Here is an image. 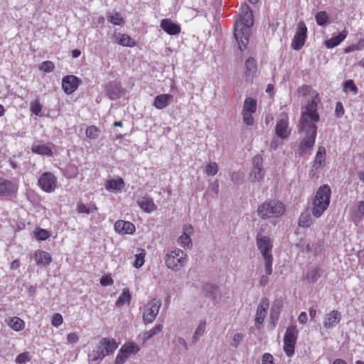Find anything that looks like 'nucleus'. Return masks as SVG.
<instances>
[{
    "instance_id": "nucleus-1",
    "label": "nucleus",
    "mask_w": 364,
    "mask_h": 364,
    "mask_svg": "<svg viewBox=\"0 0 364 364\" xmlns=\"http://www.w3.org/2000/svg\"><path fill=\"white\" fill-rule=\"evenodd\" d=\"M319 101L318 95L316 94L302 108L298 131L299 133H304V136L299 145L300 156L310 154L315 144L317 134L316 124L320 119L317 112V105Z\"/></svg>"
},
{
    "instance_id": "nucleus-2",
    "label": "nucleus",
    "mask_w": 364,
    "mask_h": 364,
    "mask_svg": "<svg viewBox=\"0 0 364 364\" xmlns=\"http://www.w3.org/2000/svg\"><path fill=\"white\" fill-rule=\"evenodd\" d=\"M252 11L247 5H242L240 9L239 18L235 23L234 36L240 50L246 48L249 42L250 29L253 25Z\"/></svg>"
},
{
    "instance_id": "nucleus-3",
    "label": "nucleus",
    "mask_w": 364,
    "mask_h": 364,
    "mask_svg": "<svg viewBox=\"0 0 364 364\" xmlns=\"http://www.w3.org/2000/svg\"><path fill=\"white\" fill-rule=\"evenodd\" d=\"M331 195V188L324 184L317 190L314 201L312 214L316 218H319L328 208Z\"/></svg>"
},
{
    "instance_id": "nucleus-4",
    "label": "nucleus",
    "mask_w": 364,
    "mask_h": 364,
    "mask_svg": "<svg viewBox=\"0 0 364 364\" xmlns=\"http://www.w3.org/2000/svg\"><path fill=\"white\" fill-rule=\"evenodd\" d=\"M118 345L114 339L103 338L98 343L96 349L89 353L88 356L91 362H97L98 364L102 359L111 354L117 348Z\"/></svg>"
},
{
    "instance_id": "nucleus-5",
    "label": "nucleus",
    "mask_w": 364,
    "mask_h": 364,
    "mask_svg": "<svg viewBox=\"0 0 364 364\" xmlns=\"http://www.w3.org/2000/svg\"><path fill=\"white\" fill-rule=\"evenodd\" d=\"M285 211L284 204L276 200H266L257 207V213L263 220L281 217Z\"/></svg>"
},
{
    "instance_id": "nucleus-6",
    "label": "nucleus",
    "mask_w": 364,
    "mask_h": 364,
    "mask_svg": "<svg viewBox=\"0 0 364 364\" xmlns=\"http://www.w3.org/2000/svg\"><path fill=\"white\" fill-rule=\"evenodd\" d=\"M187 255L181 249H175L166 254V267L175 272L179 271L187 262Z\"/></svg>"
},
{
    "instance_id": "nucleus-7",
    "label": "nucleus",
    "mask_w": 364,
    "mask_h": 364,
    "mask_svg": "<svg viewBox=\"0 0 364 364\" xmlns=\"http://www.w3.org/2000/svg\"><path fill=\"white\" fill-rule=\"evenodd\" d=\"M299 331L295 325L289 326L284 337L283 349L286 355L291 358L294 354L295 344L297 341Z\"/></svg>"
},
{
    "instance_id": "nucleus-8",
    "label": "nucleus",
    "mask_w": 364,
    "mask_h": 364,
    "mask_svg": "<svg viewBox=\"0 0 364 364\" xmlns=\"http://www.w3.org/2000/svg\"><path fill=\"white\" fill-rule=\"evenodd\" d=\"M161 305V302L156 299H152L147 304L143 313V321L145 324L151 323L156 319Z\"/></svg>"
},
{
    "instance_id": "nucleus-9",
    "label": "nucleus",
    "mask_w": 364,
    "mask_h": 364,
    "mask_svg": "<svg viewBox=\"0 0 364 364\" xmlns=\"http://www.w3.org/2000/svg\"><path fill=\"white\" fill-rule=\"evenodd\" d=\"M307 36V27L304 21H299L297 31L294 36L291 47L295 50H299L305 43Z\"/></svg>"
},
{
    "instance_id": "nucleus-10",
    "label": "nucleus",
    "mask_w": 364,
    "mask_h": 364,
    "mask_svg": "<svg viewBox=\"0 0 364 364\" xmlns=\"http://www.w3.org/2000/svg\"><path fill=\"white\" fill-rule=\"evenodd\" d=\"M38 184L44 191L51 193L56 188L57 178L52 173L45 172L39 177Z\"/></svg>"
},
{
    "instance_id": "nucleus-11",
    "label": "nucleus",
    "mask_w": 364,
    "mask_h": 364,
    "mask_svg": "<svg viewBox=\"0 0 364 364\" xmlns=\"http://www.w3.org/2000/svg\"><path fill=\"white\" fill-rule=\"evenodd\" d=\"M264 176V170L262 167V157L260 155L255 156L252 159V169L250 174L251 181H259Z\"/></svg>"
},
{
    "instance_id": "nucleus-12",
    "label": "nucleus",
    "mask_w": 364,
    "mask_h": 364,
    "mask_svg": "<svg viewBox=\"0 0 364 364\" xmlns=\"http://www.w3.org/2000/svg\"><path fill=\"white\" fill-rule=\"evenodd\" d=\"M81 83L82 80L77 77L73 75H66L62 80V88L66 94L70 95L77 89Z\"/></svg>"
},
{
    "instance_id": "nucleus-13",
    "label": "nucleus",
    "mask_w": 364,
    "mask_h": 364,
    "mask_svg": "<svg viewBox=\"0 0 364 364\" xmlns=\"http://www.w3.org/2000/svg\"><path fill=\"white\" fill-rule=\"evenodd\" d=\"M256 241L257 246L260 250L263 257L264 255L272 256V245L271 244L270 239L268 237L262 235L261 233H258L256 237Z\"/></svg>"
},
{
    "instance_id": "nucleus-14",
    "label": "nucleus",
    "mask_w": 364,
    "mask_h": 364,
    "mask_svg": "<svg viewBox=\"0 0 364 364\" xmlns=\"http://www.w3.org/2000/svg\"><path fill=\"white\" fill-rule=\"evenodd\" d=\"M269 306V302L267 298H263L260 304L258 305L255 316V326L257 328H259V326L264 322V318L267 314Z\"/></svg>"
},
{
    "instance_id": "nucleus-15",
    "label": "nucleus",
    "mask_w": 364,
    "mask_h": 364,
    "mask_svg": "<svg viewBox=\"0 0 364 364\" xmlns=\"http://www.w3.org/2000/svg\"><path fill=\"white\" fill-rule=\"evenodd\" d=\"M106 95L111 100H115L121 97L123 90L121 84L117 81H111L105 86Z\"/></svg>"
},
{
    "instance_id": "nucleus-16",
    "label": "nucleus",
    "mask_w": 364,
    "mask_h": 364,
    "mask_svg": "<svg viewBox=\"0 0 364 364\" xmlns=\"http://www.w3.org/2000/svg\"><path fill=\"white\" fill-rule=\"evenodd\" d=\"M341 320V314L337 310H333L326 314L323 319V327L326 329L334 328Z\"/></svg>"
},
{
    "instance_id": "nucleus-17",
    "label": "nucleus",
    "mask_w": 364,
    "mask_h": 364,
    "mask_svg": "<svg viewBox=\"0 0 364 364\" xmlns=\"http://www.w3.org/2000/svg\"><path fill=\"white\" fill-rule=\"evenodd\" d=\"M289 124L286 118H282L277 120L275 126V134L277 137L284 140L290 135V131L288 129Z\"/></svg>"
},
{
    "instance_id": "nucleus-18",
    "label": "nucleus",
    "mask_w": 364,
    "mask_h": 364,
    "mask_svg": "<svg viewBox=\"0 0 364 364\" xmlns=\"http://www.w3.org/2000/svg\"><path fill=\"white\" fill-rule=\"evenodd\" d=\"M114 228L117 232L122 235L132 234L135 232V226L132 223L122 220L115 222Z\"/></svg>"
},
{
    "instance_id": "nucleus-19",
    "label": "nucleus",
    "mask_w": 364,
    "mask_h": 364,
    "mask_svg": "<svg viewBox=\"0 0 364 364\" xmlns=\"http://www.w3.org/2000/svg\"><path fill=\"white\" fill-rule=\"evenodd\" d=\"M14 182L0 178V196H10L16 191Z\"/></svg>"
},
{
    "instance_id": "nucleus-20",
    "label": "nucleus",
    "mask_w": 364,
    "mask_h": 364,
    "mask_svg": "<svg viewBox=\"0 0 364 364\" xmlns=\"http://www.w3.org/2000/svg\"><path fill=\"white\" fill-rule=\"evenodd\" d=\"M203 292L206 297L210 298L214 301H218L220 299L218 286L206 283L203 287Z\"/></svg>"
},
{
    "instance_id": "nucleus-21",
    "label": "nucleus",
    "mask_w": 364,
    "mask_h": 364,
    "mask_svg": "<svg viewBox=\"0 0 364 364\" xmlns=\"http://www.w3.org/2000/svg\"><path fill=\"white\" fill-rule=\"evenodd\" d=\"M136 203L144 212L148 213L157 209V206L155 205L153 199L146 196L138 198Z\"/></svg>"
},
{
    "instance_id": "nucleus-22",
    "label": "nucleus",
    "mask_w": 364,
    "mask_h": 364,
    "mask_svg": "<svg viewBox=\"0 0 364 364\" xmlns=\"http://www.w3.org/2000/svg\"><path fill=\"white\" fill-rule=\"evenodd\" d=\"M173 96L170 94H161L154 98L153 105L158 109L166 107L173 100Z\"/></svg>"
},
{
    "instance_id": "nucleus-23",
    "label": "nucleus",
    "mask_w": 364,
    "mask_h": 364,
    "mask_svg": "<svg viewBox=\"0 0 364 364\" xmlns=\"http://www.w3.org/2000/svg\"><path fill=\"white\" fill-rule=\"evenodd\" d=\"M34 259L38 266L46 267L52 262L50 255L43 250H37L34 254Z\"/></svg>"
},
{
    "instance_id": "nucleus-24",
    "label": "nucleus",
    "mask_w": 364,
    "mask_h": 364,
    "mask_svg": "<svg viewBox=\"0 0 364 364\" xmlns=\"http://www.w3.org/2000/svg\"><path fill=\"white\" fill-rule=\"evenodd\" d=\"M161 27L169 35H176L181 32L180 26L168 18L163 19L161 21Z\"/></svg>"
},
{
    "instance_id": "nucleus-25",
    "label": "nucleus",
    "mask_w": 364,
    "mask_h": 364,
    "mask_svg": "<svg viewBox=\"0 0 364 364\" xmlns=\"http://www.w3.org/2000/svg\"><path fill=\"white\" fill-rule=\"evenodd\" d=\"M193 233V228L191 225L184 228L183 234L178 238V243L184 247H191L192 240L191 235Z\"/></svg>"
},
{
    "instance_id": "nucleus-26",
    "label": "nucleus",
    "mask_w": 364,
    "mask_h": 364,
    "mask_svg": "<svg viewBox=\"0 0 364 364\" xmlns=\"http://www.w3.org/2000/svg\"><path fill=\"white\" fill-rule=\"evenodd\" d=\"M113 38L115 39V43L122 46L134 47L136 45L135 41L127 34L114 33Z\"/></svg>"
},
{
    "instance_id": "nucleus-27",
    "label": "nucleus",
    "mask_w": 364,
    "mask_h": 364,
    "mask_svg": "<svg viewBox=\"0 0 364 364\" xmlns=\"http://www.w3.org/2000/svg\"><path fill=\"white\" fill-rule=\"evenodd\" d=\"M282 301L281 300H275L270 310V319L273 326H276V323L279 319L281 309L282 308Z\"/></svg>"
},
{
    "instance_id": "nucleus-28",
    "label": "nucleus",
    "mask_w": 364,
    "mask_h": 364,
    "mask_svg": "<svg viewBox=\"0 0 364 364\" xmlns=\"http://www.w3.org/2000/svg\"><path fill=\"white\" fill-rule=\"evenodd\" d=\"M326 149L323 146H319L316 152L313 167L316 170L321 169L323 167L325 163Z\"/></svg>"
},
{
    "instance_id": "nucleus-29",
    "label": "nucleus",
    "mask_w": 364,
    "mask_h": 364,
    "mask_svg": "<svg viewBox=\"0 0 364 364\" xmlns=\"http://www.w3.org/2000/svg\"><path fill=\"white\" fill-rule=\"evenodd\" d=\"M348 35V31L345 29L336 36H333L325 41V45L328 48H333L339 45Z\"/></svg>"
},
{
    "instance_id": "nucleus-30",
    "label": "nucleus",
    "mask_w": 364,
    "mask_h": 364,
    "mask_svg": "<svg viewBox=\"0 0 364 364\" xmlns=\"http://www.w3.org/2000/svg\"><path fill=\"white\" fill-rule=\"evenodd\" d=\"M121 353L125 356L129 358L132 355H136L140 350L139 347L133 342L125 343L121 348Z\"/></svg>"
},
{
    "instance_id": "nucleus-31",
    "label": "nucleus",
    "mask_w": 364,
    "mask_h": 364,
    "mask_svg": "<svg viewBox=\"0 0 364 364\" xmlns=\"http://www.w3.org/2000/svg\"><path fill=\"white\" fill-rule=\"evenodd\" d=\"M246 77L252 78L257 70V62L252 57H249L245 62Z\"/></svg>"
},
{
    "instance_id": "nucleus-32",
    "label": "nucleus",
    "mask_w": 364,
    "mask_h": 364,
    "mask_svg": "<svg viewBox=\"0 0 364 364\" xmlns=\"http://www.w3.org/2000/svg\"><path fill=\"white\" fill-rule=\"evenodd\" d=\"M31 151L37 154L50 156L53 154L52 150L46 144H33Z\"/></svg>"
},
{
    "instance_id": "nucleus-33",
    "label": "nucleus",
    "mask_w": 364,
    "mask_h": 364,
    "mask_svg": "<svg viewBox=\"0 0 364 364\" xmlns=\"http://www.w3.org/2000/svg\"><path fill=\"white\" fill-rule=\"evenodd\" d=\"M106 17L107 21L114 25L121 26L124 22V18L119 12H107Z\"/></svg>"
},
{
    "instance_id": "nucleus-34",
    "label": "nucleus",
    "mask_w": 364,
    "mask_h": 364,
    "mask_svg": "<svg viewBox=\"0 0 364 364\" xmlns=\"http://www.w3.org/2000/svg\"><path fill=\"white\" fill-rule=\"evenodd\" d=\"M124 186L122 178H119L116 180H109L107 181L106 188L109 191H121Z\"/></svg>"
},
{
    "instance_id": "nucleus-35",
    "label": "nucleus",
    "mask_w": 364,
    "mask_h": 364,
    "mask_svg": "<svg viewBox=\"0 0 364 364\" xmlns=\"http://www.w3.org/2000/svg\"><path fill=\"white\" fill-rule=\"evenodd\" d=\"M131 301V294L129 289H124L122 294L117 299L115 305L118 307L123 306L124 304H129Z\"/></svg>"
},
{
    "instance_id": "nucleus-36",
    "label": "nucleus",
    "mask_w": 364,
    "mask_h": 364,
    "mask_svg": "<svg viewBox=\"0 0 364 364\" xmlns=\"http://www.w3.org/2000/svg\"><path fill=\"white\" fill-rule=\"evenodd\" d=\"M206 326V322L205 321H200L193 333L192 337V343H197L200 337L204 334Z\"/></svg>"
},
{
    "instance_id": "nucleus-37",
    "label": "nucleus",
    "mask_w": 364,
    "mask_h": 364,
    "mask_svg": "<svg viewBox=\"0 0 364 364\" xmlns=\"http://www.w3.org/2000/svg\"><path fill=\"white\" fill-rule=\"evenodd\" d=\"M257 109V100L252 97H247L245 100L242 112H255Z\"/></svg>"
},
{
    "instance_id": "nucleus-38",
    "label": "nucleus",
    "mask_w": 364,
    "mask_h": 364,
    "mask_svg": "<svg viewBox=\"0 0 364 364\" xmlns=\"http://www.w3.org/2000/svg\"><path fill=\"white\" fill-rule=\"evenodd\" d=\"M163 329V325L161 323L156 324L153 328L151 330L146 331L143 335V341L145 342L147 340L151 338L154 336L159 334Z\"/></svg>"
},
{
    "instance_id": "nucleus-39",
    "label": "nucleus",
    "mask_w": 364,
    "mask_h": 364,
    "mask_svg": "<svg viewBox=\"0 0 364 364\" xmlns=\"http://www.w3.org/2000/svg\"><path fill=\"white\" fill-rule=\"evenodd\" d=\"M321 269L318 267L312 268L306 274V279L311 282H316L318 279L321 276Z\"/></svg>"
},
{
    "instance_id": "nucleus-40",
    "label": "nucleus",
    "mask_w": 364,
    "mask_h": 364,
    "mask_svg": "<svg viewBox=\"0 0 364 364\" xmlns=\"http://www.w3.org/2000/svg\"><path fill=\"white\" fill-rule=\"evenodd\" d=\"M312 223V218L309 212L302 213L299 217V225L302 228H307Z\"/></svg>"
},
{
    "instance_id": "nucleus-41",
    "label": "nucleus",
    "mask_w": 364,
    "mask_h": 364,
    "mask_svg": "<svg viewBox=\"0 0 364 364\" xmlns=\"http://www.w3.org/2000/svg\"><path fill=\"white\" fill-rule=\"evenodd\" d=\"M315 18L317 24L321 26H326L329 21V16L324 11L318 12Z\"/></svg>"
},
{
    "instance_id": "nucleus-42",
    "label": "nucleus",
    "mask_w": 364,
    "mask_h": 364,
    "mask_svg": "<svg viewBox=\"0 0 364 364\" xmlns=\"http://www.w3.org/2000/svg\"><path fill=\"white\" fill-rule=\"evenodd\" d=\"M9 325L12 329L18 331L22 330L25 326L24 321L18 317H14L10 319Z\"/></svg>"
},
{
    "instance_id": "nucleus-43",
    "label": "nucleus",
    "mask_w": 364,
    "mask_h": 364,
    "mask_svg": "<svg viewBox=\"0 0 364 364\" xmlns=\"http://www.w3.org/2000/svg\"><path fill=\"white\" fill-rule=\"evenodd\" d=\"M100 130L96 126L92 125L86 129L85 134L90 139H95L99 136Z\"/></svg>"
},
{
    "instance_id": "nucleus-44",
    "label": "nucleus",
    "mask_w": 364,
    "mask_h": 364,
    "mask_svg": "<svg viewBox=\"0 0 364 364\" xmlns=\"http://www.w3.org/2000/svg\"><path fill=\"white\" fill-rule=\"evenodd\" d=\"M364 48V39L360 38L357 44H352L344 49L345 53H349L355 50H360Z\"/></svg>"
},
{
    "instance_id": "nucleus-45",
    "label": "nucleus",
    "mask_w": 364,
    "mask_h": 364,
    "mask_svg": "<svg viewBox=\"0 0 364 364\" xmlns=\"http://www.w3.org/2000/svg\"><path fill=\"white\" fill-rule=\"evenodd\" d=\"M30 110L33 114L36 116L40 115L42 110V105H41L39 100L37 99L31 103Z\"/></svg>"
},
{
    "instance_id": "nucleus-46",
    "label": "nucleus",
    "mask_w": 364,
    "mask_h": 364,
    "mask_svg": "<svg viewBox=\"0 0 364 364\" xmlns=\"http://www.w3.org/2000/svg\"><path fill=\"white\" fill-rule=\"evenodd\" d=\"M265 266V273L267 275H271L272 274V256L264 255L263 257Z\"/></svg>"
},
{
    "instance_id": "nucleus-47",
    "label": "nucleus",
    "mask_w": 364,
    "mask_h": 364,
    "mask_svg": "<svg viewBox=\"0 0 364 364\" xmlns=\"http://www.w3.org/2000/svg\"><path fill=\"white\" fill-rule=\"evenodd\" d=\"M218 171V166L215 162L207 164L205 173L208 176H215Z\"/></svg>"
},
{
    "instance_id": "nucleus-48",
    "label": "nucleus",
    "mask_w": 364,
    "mask_h": 364,
    "mask_svg": "<svg viewBox=\"0 0 364 364\" xmlns=\"http://www.w3.org/2000/svg\"><path fill=\"white\" fill-rule=\"evenodd\" d=\"M343 90L346 92L350 91L354 94L357 93L358 88L352 80H348L343 83Z\"/></svg>"
},
{
    "instance_id": "nucleus-49",
    "label": "nucleus",
    "mask_w": 364,
    "mask_h": 364,
    "mask_svg": "<svg viewBox=\"0 0 364 364\" xmlns=\"http://www.w3.org/2000/svg\"><path fill=\"white\" fill-rule=\"evenodd\" d=\"M54 68H55L54 63L49 60L43 62L39 67L41 70H43L46 73L52 72Z\"/></svg>"
},
{
    "instance_id": "nucleus-50",
    "label": "nucleus",
    "mask_w": 364,
    "mask_h": 364,
    "mask_svg": "<svg viewBox=\"0 0 364 364\" xmlns=\"http://www.w3.org/2000/svg\"><path fill=\"white\" fill-rule=\"evenodd\" d=\"M15 360L16 363L24 364L31 360V357L28 352H23L18 355Z\"/></svg>"
},
{
    "instance_id": "nucleus-51",
    "label": "nucleus",
    "mask_w": 364,
    "mask_h": 364,
    "mask_svg": "<svg viewBox=\"0 0 364 364\" xmlns=\"http://www.w3.org/2000/svg\"><path fill=\"white\" fill-rule=\"evenodd\" d=\"M244 180V175L239 171H235L231 175V181L235 184H240Z\"/></svg>"
},
{
    "instance_id": "nucleus-52",
    "label": "nucleus",
    "mask_w": 364,
    "mask_h": 364,
    "mask_svg": "<svg viewBox=\"0 0 364 364\" xmlns=\"http://www.w3.org/2000/svg\"><path fill=\"white\" fill-rule=\"evenodd\" d=\"M35 236L38 240H46L49 237V233L44 229H38L35 232Z\"/></svg>"
},
{
    "instance_id": "nucleus-53",
    "label": "nucleus",
    "mask_w": 364,
    "mask_h": 364,
    "mask_svg": "<svg viewBox=\"0 0 364 364\" xmlns=\"http://www.w3.org/2000/svg\"><path fill=\"white\" fill-rule=\"evenodd\" d=\"M63 321V318L61 314L56 313L53 316L52 325L55 327H58L60 325L62 324Z\"/></svg>"
},
{
    "instance_id": "nucleus-54",
    "label": "nucleus",
    "mask_w": 364,
    "mask_h": 364,
    "mask_svg": "<svg viewBox=\"0 0 364 364\" xmlns=\"http://www.w3.org/2000/svg\"><path fill=\"white\" fill-rule=\"evenodd\" d=\"M136 259H135V261H134V266L136 267V268H139L140 267H141L144 263V253H140V254H137L136 255Z\"/></svg>"
},
{
    "instance_id": "nucleus-55",
    "label": "nucleus",
    "mask_w": 364,
    "mask_h": 364,
    "mask_svg": "<svg viewBox=\"0 0 364 364\" xmlns=\"http://www.w3.org/2000/svg\"><path fill=\"white\" fill-rule=\"evenodd\" d=\"M114 284V281L112 277L109 275H105L101 277L100 279V284L103 287H107L112 285Z\"/></svg>"
},
{
    "instance_id": "nucleus-56",
    "label": "nucleus",
    "mask_w": 364,
    "mask_h": 364,
    "mask_svg": "<svg viewBox=\"0 0 364 364\" xmlns=\"http://www.w3.org/2000/svg\"><path fill=\"white\" fill-rule=\"evenodd\" d=\"M252 112H242L243 122L247 125H252L253 124Z\"/></svg>"
},
{
    "instance_id": "nucleus-57",
    "label": "nucleus",
    "mask_w": 364,
    "mask_h": 364,
    "mask_svg": "<svg viewBox=\"0 0 364 364\" xmlns=\"http://www.w3.org/2000/svg\"><path fill=\"white\" fill-rule=\"evenodd\" d=\"M242 338H243V336L242 333H235L232 338V341L230 345L232 347L236 348L239 345V343L242 341Z\"/></svg>"
},
{
    "instance_id": "nucleus-58",
    "label": "nucleus",
    "mask_w": 364,
    "mask_h": 364,
    "mask_svg": "<svg viewBox=\"0 0 364 364\" xmlns=\"http://www.w3.org/2000/svg\"><path fill=\"white\" fill-rule=\"evenodd\" d=\"M344 114L343 106L341 102H338L336 105L335 114L336 117L340 118Z\"/></svg>"
},
{
    "instance_id": "nucleus-59",
    "label": "nucleus",
    "mask_w": 364,
    "mask_h": 364,
    "mask_svg": "<svg viewBox=\"0 0 364 364\" xmlns=\"http://www.w3.org/2000/svg\"><path fill=\"white\" fill-rule=\"evenodd\" d=\"M262 364H274L273 356L270 353H264L262 358Z\"/></svg>"
},
{
    "instance_id": "nucleus-60",
    "label": "nucleus",
    "mask_w": 364,
    "mask_h": 364,
    "mask_svg": "<svg viewBox=\"0 0 364 364\" xmlns=\"http://www.w3.org/2000/svg\"><path fill=\"white\" fill-rule=\"evenodd\" d=\"M128 358L125 356L123 353H121V350L119 349V353L115 359V364H123L125 363L126 360Z\"/></svg>"
},
{
    "instance_id": "nucleus-61",
    "label": "nucleus",
    "mask_w": 364,
    "mask_h": 364,
    "mask_svg": "<svg viewBox=\"0 0 364 364\" xmlns=\"http://www.w3.org/2000/svg\"><path fill=\"white\" fill-rule=\"evenodd\" d=\"M78 336L75 333H70L67 336V340L70 343H75L78 341Z\"/></svg>"
},
{
    "instance_id": "nucleus-62",
    "label": "nucleus",
    "mask_w": 364,
    "mask_h": 364,
    "mask_svg": "<svg viewBox=\"0 0 364 364\" xmlns=\"http://www.w3.org/2000/svg\"><path fill=\"white\" fill-rule=\"evenodd\" d=\"M77 211L80 213L89 214L90 213V209L87 208L85 204L79 203L77 205Z\"/></svg>"
},
{
    "instance_id": "nucleus-63",
    "label": "nucleus",
    "mask_w": 364,
    "mask_h": 364,
    "mask_svg": "<svg viewBox=\"0 0 364 364\" xmlns=\"http://www.w3.org/2000/svg\"><path fill=\"white\" fill-rule=\"evenodd\" d=\"M176 342V344L181 345L184 348V350H188V345L186 340L182 337H176L174 340Z\"/></svg>"
},
{
    "instance_id": "nucleus-64",
    "label": "nucleus",
    "mask_w": 364,
    "mask_h": 364,
    "mask_svg": "<svg viewBox=\"0 0 364 364\" xmlns=\"http://www.w3.org/2000/svg\"><path fill=\"white\" fill-rule=\"evenodd\" d=\"M310 90H311V88L309 86H307V85H304V86H303L301 87H299L298 89V92L300 94H302L303 95H306L309 94Z\"/></svg>"
}]
</instances>
